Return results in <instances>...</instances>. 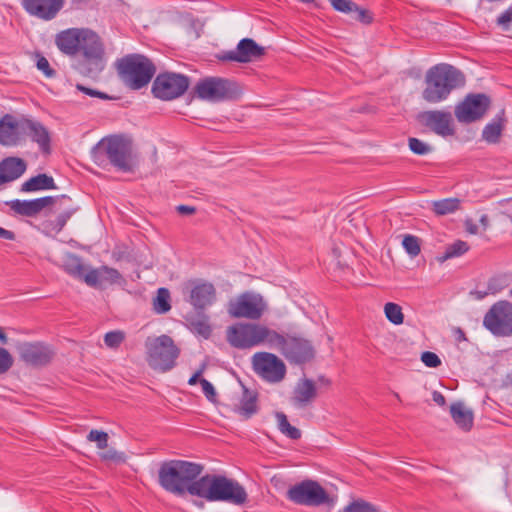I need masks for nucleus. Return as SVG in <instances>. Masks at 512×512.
<instances>
[{
    "label": "nucleus",
    "instance_id": "ddd939ff",
    "mask_svg": "<svg viewBox=\"0 0 512 512\" xmlns=\"http://www.w3.org/2000/svg\"><path fill=\"white\" fill-rule=\"evenodd\" d=\"M483 326L497 337L512 335V303L498 301L493 304L483 319Z\"/></svg>",
    "mask_w": 512,
    "mask_h": 512
},
{
    "label": "nucleus",
    "instance_id": "aec40b11",
    "mask_svg": "<svg viewBox=\"0 0 512 512\" xmlns=\"http://www.w3.org/2000/svg\"><path fill=\"white\" fill-rule=\"evenodd\" d=\"M265 55V48L251 38H243L234 50L228 51L224 59L238 63H249Z\"/></svg>",
    "mask_w": 512,
    "mask_h": 512
},
{
    "label": "nucleus",
    "instance_id": "ea45409f",
    "mask_svg": "<svg viewBox=\"0 0 512 512\" xmlns=\"http://www.w3.org/2000/svg\"><path fill=\"white\" fill-rule=\"evenodd\" d=\"M402 245L405 249V251L412 257H416L419 255L421 248H420V241L419 238L414 235H405L403 237Z\"/></svg>",
    "mask_w": 512,
    "mask_h": 512
},
{
    "label": "nucleus",
    "instance_id": "a211bd4d",
    "mask_svg": "<svg viewBox=\"0 0 512 512\" xmlns=\"http://www.w3.org/2000/svg\"><path fill=\"white\" fill-rule=\"evenodd\" d=\"M66 202H71L70 197L66 195L55 197L45 196L33 200H14L10 203V207L19 215L34 217L47 207L56 205L57 203L65 204Z\"/></svg>",
    "mask_w": 512,
    "mask_h": 512
},
{
    "label": "nucleus",
    "instance_id": "de8ad7c7",
    "mask_svg": "<svg viewBox=\"0 0 512 512\" xmlns=\"http://www.w3.org/2000/svg\"><path fill=\"white\" fill-rule=\"evenodd\" d=\"M13 357L5 348L0 347V375L5 374L13 366Z\"/></svg>",
    "mask_w": 512,
    "mask_h": 512
},
{
    "label": "nucleus",
    "instance_id": "393cba45",
    "mask_svg": "<svg viewBox=\"0 0 512 512\" xmlns=\"http://www.w3.org/2000/svg\"><path fill=\"white\" fill-rule=\"evenodd\" d=\"M26 170V163L18 157H8L0 162V186L18 179Z\"/></svg>",
    "mask_w": 512,
    "mask_h": 512
},
{
    "label": "nucleus",
    "instance_id": "a18cd8bd",
    "mask_svg": "<svg viewBox=\"0 0 512 512\" xmlns=\"http://www.w3.org/2000/svg\"><path fill=\"white\" fill-rule=\"evenodd\" d=\"M82 280L91 287H100L101 284V278H100V269H89L84 272V276L82 277Z\"/></svg>",
    "mask_w": 512,
    "mask_h": 512
},
{
    "label": "nucleus",
    "instance_id": "473e14b6",
    "mask_svg": "<svg viewBox=\"0 0 512 512\" xmlns=\"http://www.w3.org/2000/svg\"><path fill=\"white\" fill-rule=\"evenodd\" d=\"M64 270L71 276L82 279L84 276V272L86 271V267L83 264L80 257L74 254H68L63 263Z\"/></svg>",
    "mask_w": 512,
    "mask_h": 512
},
{
    "label": "nucleus",
    "instance_id": "7c9ffc66",
    "mask_svg": "<svg viewBox=\"0 0 512 512\" xmlns=\"http://www.w3.org/2000/svg\"><path fill=\"white\" fill-rule=\"evenodd\" d=\"M53 177L47 174H38L31 177L21 185L22 192H35L41 190L56 189Z\"/></svg>",
    "mask_w": 512,
    "mask_h": 512
},
{
    "label": "nucleus",
    "instance_id": "6ab92c4d",
    "mask_svg": "<svg viewBox=\"0 0 512 512\" xmlns=\"http://www.w3.org/2000/svg\"><path fill=\"white\" fill-rule=\"evenodd\" d=\"M422 123L435 134L447 137L455 133L451 112L443 110L425 111L420 115Z\"/></svg>",
    "mask_w": 512,
    "mask_h": 512
},
{
    "label": "nucleus",
    "instance_id": "412c9836",
    "mask_svg": "<svg viewBox=\"0 0 512 512\" xmlns=\"http://www.w3.org/2000/svg\"><path fill=\"white\" fill-rule=\"evenodd\" d=\"M24 119L16 120L12 115L5 114L0 119V144L17 146L24 141Z\"/></svg>",
    "mask_w": 512,
    "mask_h": 512
},
{
    "label": "nucleus",
    "instance_id": "0e129e2a",
    "mask_svg": "<svg viewBox=\"0 0 512 512\" xmlns=\"http://www.w3.org/2000/svg\"><path fill=\"white\" fill-rule=\"evenodd\" d=\"M202 374V370H198L197 372H195L191 377L190 379L188 380V384L189 385H196L198 382L200 383V379L199 377L201 376Z\"/></svg>",
    "mask_w": 512,
    "mask_h": 512
},
{
    "label": "nucleus",
    "instance_id": "6e6552de",
    "mask_svg": "<svg viewBox=\"0 0 512 512\" xmlns=\"http://www.w3.org/2000/svg\"><path fill=\"white\" fill-rule=\"evenodd\" d=\"M148 365L159 372H167L176 365L179 348L168 335L148 337L145 341Z\"/></svg>",
    "mask_w": 512,
    "mask_h": 512
},
{
    "label": "nucleus",
    "instance_id": "37998d69",
    "mask_svg": "<svg viewBox=\"0 0 512 512\" xmlns=\"http://www.w3.org/2000/svg\"><path fill=\"white\" fill-rule=\"evenodd\" d=\"M410 150L417 155H426L431 152L432 148L425 142L418 138H409L408 140Z\"/></svg>",
    "mask_w": 512,
    "mask_h": 512
},
{
    "label": "nucleus",
    "instance_id": "69168bd1",
    "mask_svg": "<svg viewBox=\"0 0 512 512\" xmlns=\"http://www.w3.org/2000/svg\"><path fill=\"white\" fill-rule=\"evenodd\" d=\"M488 222H489V219H488L487 215L484 214L480 217V223L484 226V228H486L488 226Z\"/></svg>",
    "mask_w": 512,
    "mask_h": 512
},
{
    "label": "nucleus",
    "instance_id": "680f3d73",
    "mask_svg": "<svg viewBox=\"0 0 512 512\" xmlns=\"http://www.w3.org/2000/svg\"><path fill=\"white\" fill-rule=\"evenodd\" d=\"M0 238L9 240V241H13V240H15V234H14V232H12L10 230H6V229L0 227Z\"/></svg>",
    "mask_w": 512,
    "mask_h": 512
},
{
    "label": "nucleus",
    "instance_id": "b1692460",
    "mask_svg": "<svg viewBox=\"0 0 512 512\" xmlns=\"http://www.w3.org/2000/svg\"><path fill=\"white\" fill-rule=\"evenodd\" d=\"M24 137L28 135L36 142L44 153L50 151V134L46 127L38 121L24 119Z\"/></svg>",
    "mask_w": 512,
    "mask_h": 512
},
{
    "label": "nucleus",
    "instance_id": "4d7b16f0",
    "mask_svg": "<svg viewBox=\"0 0 512 512\" xmlns=\"http://www.w3.org/2000/svg\"><path fill=\"white\" fill-rule=\"evenodd\" d=\"M76 89L92 97L106 98V96L102 92L93 90L91 88H87L81 84H77Z\"/></svg>",
    "mask_w": 512,
    "mask_h": 512
},
{
    "label": "nucleus",
    "instance_id": "c9c22d12",
    "mask_svg": "<svg viewBox=\"0 0 512 512\" xmlns=\"http://www.w3.org/2000/svg\"><path fill=\"white\" fill-rule=\"evenodd\" d=\"M468 249L469 246L465 241L457 240L446 247L444 254L439 260L443 262L454 257H459L466 253Z\"/></svg>",
    "mask_w": 512,
    "mask_h": 512
},
{
    "label": "nucleus",
    "instance_id": "e433bc0d",
    "mask_svg": "<svg viewBox=\"0 0 512 512\" xmlns=\"http://www.w3.org/2000/svg\"><path fill=\"white\" fill-rule=\"evenodd\" d=\"M384 312L387 319L395 324L400 325L403 323L404 315L402 313V308L396 303H386L384 306Z\"/></svg>",
    "mask_w": 512,
    "mask_h": 512
},
{
    "label": "nucleus",
    "instance_id": "1a4fd4ad",
    "mask_svg": "<svg viewBox=\"0 0 512 512\" xmlns=\"http://www.w3.org/2000/svg\"><path fill=\"white\" fill-rule=\"evenodd\" d=\"M194 92L198 98L209 102L233 101L242 94L241 88L235 81L221 77H207L200 80L195 85Z\"/></svg>",
    "mask_w": 512,
    "mask_h": 512
},
{
    "label": "nucleus",
    "instance_id": "a19ab883",
    "mask_svg": "<svg viewBox=\"0 0 512 512\" xmlns=\"http://www.w3.org/2000/svg\"><path fill=\"white\" fill-rule=\"evenodd\" d=\"M125 340V333L121 330L107 332L104 335V343L111 349H117Z\"/></svg>",
    "mask_w": 512,
    "mask_h": 512
},
{
    "label": "nucleus",
    "instance_id": "13d9d810",
    "mask_svg": "<svg viewBox=\"0 0 512 512\" xmlns=\"http://www.w3.org/2000/svg\"><path fill=\"white\" fill-rule=\"evenodd\" d=\"M176 210L183 215H192L195 213L196 208L188 205H179L176 207Z\"/></svg>",
    "mask_w": 512,
    "mask_h": 512
},
{
    "label": "nucleus",
    "instance_id": "20e7f679",
    "mask_svg": "<svg viewBox=\"0 0 512 512\" xmlns=\"http://www.w3.org/2000/svg\"><path fill=\"white\" fill-rule=\"evenodd\" d=\"M91 154L98 166H105L109 161L122 172H131L135 166L132 141L124 135L104 137L94 146Z\"/></svg>",
    "mask_w": 512,
    "mask_h": 512
},
{
    "label": "nucleus",
    "instance_id": "4c0bfd02",
    "mask_svg": "<svg viewBox=\"0 0 512 512\" xmlns=\"http://www.w3.org/2000/svg\"><path fill=\"white\" fill-rule=\"evenodd\" d=\"M342 512H379L378 509L371 503L357 499L345 506Z\"/></svg>",
    "mask_w": 512,
    "mask_h": 512
},
{
    "label": "nucleus",
    "instance_id": "72a5a7b5",
    "mask_svg": "<svg viewBox=\"0 0 512 512\" xmlns=\"http://www.w3.org/2000/svg\"><path fill=\"white\" fill-rule=\"evenodd\" d=\"M153 309L158 314H165L171 309L170 292L167 288H159L153 300Z\"/></svg>",
    "mask_w": 512,
    "mask_h": 512
},
{
    "label": "nucleus",
    "instance_id": "a878e982",
    "mask_svg": "<svg viewBox=\"0 0 512 512\" xmlns=\"http://www.w3.org/2000/svg\"><path fill=\"white\" fill-rule=\"evenodd\" d=\"M317 396V389L310 379L300 380L293 392L292 401L298 407H304L312 402Z\"/></svg>",
    "mask_w": 512,
    "mask_h": 512
},
{
    "label": "nucleus",
    "instance_id": "9d476101",
    "mask_svg": "<svg viewBox=\"0 0 512 512\" xmlns=\"http://www.w3.org/2000/svg\"><path fill=\"white\" fill-rule=\"evenodd\" d=\"M272 348H276L290 363L301 365L310 362L315 357L312 343L301 336L278 333Z\"/></svg>",
    "mask_w": 512,
    "mask_h": 512
},
{
    "label": "nucleus",
    "instance_id": "39448f33",
    "mask_svg": "<svg viewBox=\"0 0 512 512\" xmlns=\"http://www.w3.org/2000/svg\"><path fill=\"white\" fill-rule=\"evenodd\" d=\"M425 82L423 99L428 103H438L447 99L454 89L463 86L465 77L451 65L438 64L427 71Z\"/></svg>",
    "mask_w": 512,
    "mask_h": 512
},
{
    "label": "nucleus",
    "instance_id": "5701e85b",
    "mask_svg": "<svg viewBox=\"0 0 512 512\" xmlns=\"http://www.w3.org/2000/svg\"><path fill=\"white\" fill-rule=\"evenodd\" d=\"M63 4V0H22L24 9L30 15L46 21L54 19Z\"/></svg>",
    "mask_w": 512,
    "mask_h": 512
},
{
    "label": "nucleus",
    "instance_id": "9b49d317",
    "mask_svg": "<svg viewBox=\"0 0 512 512\" xmlns=\"http://www.w3.org/2000/svg\"><path fill=\"white\" fill-rule=\"evenodd\" d=\"M267 310L264 298L254 292H244L228 304V313L233 318L258 320Z\"/></svg>",
    "mask_w": 512,
    "mask_h": 512
},
{
    "label": "nucleus",
    "instance_id": "6e6d98bb",
    "mask_svg": "<svg viewBox=\"0 0 512 512\" xmlns=\"http://www.w3.org/2000/svg\"><path fill=\"white\" fill-rule=\"evenodd\" d=\"M74 212L75 209H68L57 216L56 223L59 230H61L66 225L67 221L70 219Z\"/></svg>",
    "mask_w": 512,
    "mask_h": 512
},
{
    "label": "nucleus",
    "instance_id": "423d86ee",
    "mask_svg": "<svg viewBox=\"0 0 512 512\" xmlns=\"http://www.w3.org/2000/svg\"><path fill=\"white\" fill-rule=\"evenodd\" d=\"M275 339H278V332L260 323H238L227 330V341L238 349L260 345L272 348Z\"/></svg>",
    "mask_w": 512,
    "mask_h": 512
},
{
    "label": "nucleus",
    "instance_id": "c03bdc74",
    "mask_svg": "<svg viewBox=\"0 0 512 512\" xmlns=\"http://www.w3.org/2000/svg\"><path fill=\"white\" fill-rule=\"evenodd\" d=\"M99 456L104 461H110L115 463L125 462L126 456L123 452H119L113 448H108L99 453Z\"/></svg>",
    "mask_w": 512,
    "mask_h": 512
},
{
    "label": "nucleus",
    "instance_id": "c756f323",
    "mask_svg": "<svg viewBox=\"0 0 512 512\" xmlns=\"http://www.w3.org/2000/svg\"><path fill=\"white\" fill-rule=\"evenodd\" d=\"M451 417L454 422L463 430L469 431L473 426V413L466 409L461 402L453 403L450 406Z\"/></svg>",
    "mask_w": 512,
    "mask_h": 512
},
{
    "label": "nucleus",
    "instance_id": "864d4df0",
    "mask_svg": "<svg viewBox=\"0 0 512 512\" xmlns=\"http://www.w3.org/2000/svg\"><path fill=\"white\" fill-rule=\"evenodd\" d=\"M200 384L202 386V391L206 398L211 401L215 402L216 399V391L214 386L206 379L202 378L200 379Z\"/></svg>",
    "mask_w": 512,
    "mask_h": 512
},
{
    "label": "nucleus",
    "instance_id": "2f4dec72",
    "mask_svg": "<svg viewBox=\"0 0 512 512\" xmlns=\"http://www.w3.org/2000/svg\"><path fill=\"white\" fill-rule=\"evenodd\" d=\"M461 200L458 198H445L432 202V210L438 216L452 214L460 209Z\"/></svg>",
    "mask_w": 512,
    "mask_h": 512
},
{
    "label": "nucleus",
    "instance_id": "bf43d9fd",
    "mask_svg": "<svg viewBox=\"0 0 512 512\" xmlns=\"http://www.w3.org/2000/svg\"><path fill=\"white\" fill-rule=\"evenodd\" d=\"M432 398L433 401L439 406H444L446 404L445 397L441 392L434 391L432 394Z\"/></svg>",
    "mask_w": 512,
    "mask_h": 512
},
{
    "label": "nucleus",
    "instance_id": "09e8293b",
    "mask_svg": "<svg viewBox=\"0 0 512 512\" xmlns=\"http://www.w3.org/2000/svg\"><path fill=\"white\" fill-rule=\"evenodd\" d=\"M512 23V4L496 19V24L503 30H509Z\"/></svg>",
    "mask_w": 512,
    "mask_h": 512
},
{
    "label": "nucleus",
    "instance_id": "f03ea898",
    "mask_svg": "<svg viewBox=\"0 0 512 512\" xmlns=\"http://www.w3.org/2000/svg\"><path fill=\"white\" fill-rule=\"evenodd\" d=\"M203 470L202 464L191 461H164L158 471V483L171 494L183 496L185 493H189L193 496L192 489L196 487Z\"/></svg>",
    "mask_w": 512,
    "mask_h": 512
},
{
    "label": "nucleus",
    "instance_id": "774afa93",
    "mask_svg": "<svg viewBox=\"0 0 512 512\" xmlns=\"http://www.w3.org/2000/svg\"><path fill=\"white\" fill-rule=\"evenodd\" d=\"M457 334L459 340H466L465 333L460 328L457 329Z\"/></svg>",
    "mask_w": 512,
    "mask_h": 512
},
{
    "label": "nucleus",
    "instance_id": "f704fd0d",
    "mask_svg": "<svg viewBox=\"0 0 512 512\" xmlns=\"http://www.w3.org/2000/svg\"><path fill=\"white\" fill-rule=\"evenodd\" d=\"M276 418L278 422V429L281 433L293 440H297L301 437V431L289 423L287 416L284 413H276Z\"/></svg>",
    "mask_w": 512,
    "mask_h": 512
},
{
    "label": "nucleus",
    "instance_id": "cd10ccee",
    "mask_svg": "<svg viewBox=\"0 0 512 512\" xmlns=\"http://www.w3.org/2000/svg\"><path fill=\"white\" fill-rule=\"evenodd\" d=\"M258 393L244 387L239 404L235 408V412L243 419H249L258 412Z\"/></svg>",
    "mask_w": 512,
    "mask_h": 512
},
{
    "label": "nucleus",
    "instance_id": "0eeeda50",
    "mask_svg": "<svg viewBox=\"0 0 512 512\" xmlns=\"http://www.w3.org/2000/svg\"><path fill=\"white\" fill-rule=\"evenodd\" d=\"M117 70L126 86L138 90L151 81L156 72V67L144 55L129 54L118 60Z\"/></svg>",
    "mask_w": 512,
    "mask_h": 512
},
{
    "label": "nucleus",
    "instance_id": "f257e3e1",
    "mask_svg": "<svg viewBox=\"0 0 512 512\" xmlns=\"http://www.w3.org/2000/svg\"><path fill=\"white\" fill-rule=\"evenodd\" d=\"M55 44L62 53L79 56L75 68L81 74L95 76L104 69V47L94 31L87 28H69L56 35Z\"/></svg>",
    "mask_w": 512,
    "mask_h": 512
},
{
    "label": "nucleus",
    "instance_id": "338daca9",
    "mask_svg": "<svg viewBox=\"0 0 512 512\" xmlns=\"http://www.w3.org/2000/svg\"><path fill=\"white\" fill-rule=\"evenodd\" d=\"M0 342L2 344H6L7 343V337H6V334L4 333V330L3 328L0 327Z\"/></svg>",
    "mask_w": 512,
    "mask_h": 512
},
{
    "label": "nucleus",
    "instance_id": "5fc2aeb1",
    "mask_svg": "<svg viewBox=\"0 0 512 512\" xmlns=\"http://www.w3.org/2000/svg\"><path fill=\"white\" fill-rule=\"evenodd\" d=\"M503 289V285L498 278H491L487 283V291L490 295H495Z\"/></svg>",
    "mask_w": 512,
    "mask_h": 512
},
{
    "label": "nucleus",
    "instance_id": "3c124183",
    "mask_svg": "<svg viewBox=\"0 0 512 512\" xmlns=\"http://www.w3.org/2000/svg\"><path fill=\"white\" fill-rule=\"evenodd\" d=\"M36 65L37 68L45 74V76L49 78L55 76V70L50 67L48 60L44 56H38Z\"/></svg>",
    "mask_w": 512,
    "mask_h": 512
},
{
    "label": "nucleus",
    "instance_id": "f8f14e48",
    "mask_svg": "<svg viewBox=\"0 0 512 512\" xmlns=\"http://www.w3.org/2000/svg\"><path fill=\"white\" fill-rule=\"evenodd\" d=\"M251 363L254 372L268 383H280L287 373L283 360L270 352L255 353L251 358Z\"/></svg>",
    "mask_w": 512,
    "mask_h": 512
},
{
    "label": "nucleus",
    "instance_id": "c85d7f7f",
    "mask_svg": "<svg viewBox=\"0 0 512 512\" xmlns=\"http://www.w3.org/2000/svg\"><path fill=\"white\" fill-rule=\"evenodd\" d=\"M504 127L505 117L502 110L483 128L482 139L489 144L499 143Z\"/></svg>",
    "mask_w": 512,
    "mask_h": 512
},
{
    "label": "nucleus",
    "instance_id": "603ef678",
    "mask_svg": "<svg viewBox=\"0 0 512 512\" xmlns=\"http://www.w3.org/2000/svg\"><path fill=\"white\" fill-rule=\"evenodd\" d=\"M351 17L362 23L369 24L372 21V16L368 10L362 9L356 5V10H353Z\"/></svg>",
    "mask_w": 512,
    "mask_h": 512
},
{
    "label": "nucleus",
    "instance_id": "4468645a",
    "mask_svg": "<svg viewBox=\"0 0 512 512\" xmlns=\"http://www.w3.org/2000/svg\"><path fill=\"white\" fill-rule=\"evenodd\" d=\"M286 496L291 502L303 506H320L329 501L326 490L314 480H304L291 486Z\"/></svg>",
    "mask_w": 512,
    "mask_h": 512
},
{
    "label": "nucleus",
    "instance_id": "58836bf2",
    "mask_svg": "<svg viewBox=\"0 0 512 512\" xmlns=\"http://www.w3.org/2000/svg\"><path fill=\"white\" fill-rule=\"evenodd\" d=\"M100 278H101V284H115L118 283L122 276L119 273L118 270L108 267V266H101L100 268Z\"/></svg>",
    "mask_w": 512,
    "mask_h": 512
},
{
    "label": "nucleus",
    "instance_id": "f3484780",
    "mask_svg": "<svg viewBox=\"0 0 512 512\" xmlns=\"http://www.w3.org/2000/svg\"><path fill=\"white\" fill-rule=\"evenodd\" d=\"M20 359L27 365L40 367L51 362L55 353L53 349L42 342H24L17 347Z\"/></svg>",
    "mask_w": 512,
    "mask_h": 512
},
{
    "label": "nucleus",
    "instance_id": "4be33fe9",
    "mask_svg": "<svg viewBox=\"0 0 512 512\" xmlns=\"http://www.w3.org/2000/svg\"><path fill=\"white\" fill-rule=\"evenodd\" d=\"M188 301L196 310H203L215 300L216 290L211 283L195 281L186 286Z\"/></svg>",
    "mask_w": 512,
    "mask_h": 512
},
{
    "label": "nucleus",
    "instance_id": "2eb2a0df",
    "mask_svg": "<svg viewBox=\"0 0 512 512\" xmlns=\"http://www.w3.org/2000/svg\"><path fill=\"white\" fill-rule=\"evenodd\" d=\"M190 84L189 78L185 75L164 72L156 76L153 85V95L161 100L169 101L182 96Z\"/></svg>",
    "mask_w": 512,
    "mask_h": 512
},
{
    "label": "nucleus",
    "instance_id": "49530a36",
    "mask_svg": "<svg viewBox=\"0 0 512 512\" xmlns=\"http://www.w3.org/2000/svg\"><path fill=\"white\" fill-rule=\"evenodd\" d=\"M332 7L342 13L352 14L356 10V3L352 0H330Z\"/></svg>",
    "mask_w": 512,
    "mask_h": 512
},
{
    "label": "nucleus",
    "instance_id": "8fccbe9b",
    "mask_svg": "<svg viewBox=\"0 0 512 512\" xmlns=\"http://www.w3.org/2000/svg\"><path fill=\"white\" fill-rule=\"evenodd\" d=\"M421 360L427 367L431 368H436L441 364V360L438 355L430 351L423 352Z\"/></svg>",
    "mask_w": 512,
    "mask_h": 512
},
{
    "label": "nucleus",
    "instance_id": "bb28decb",
    "mask_svg": "<svg viewBox=\"0 0 512 512\" xmlns=\"http://www.w3.org/2000/svg\"><path fill=\"white\" fill-rule=\"evenodd\" d=\"M185 321L190 330L205 339L209 338L212 333V328L209 323V317L202 310L188 313L185 316Z\"/></svg>",
    "mask_w": 512,
    "mask_h": 512
},
{
    "label": "nucleus",
    "instance_id": "dca6fc26",
    "mask_svg": "<svg viewBox=\"0 0 512 512\" xmlns=\"http://www.w3.org/2000/svg\"><path fill=\"white\" fill-rule=\"evenodd\" d=\"M491 100L483 93L468 94L455 107V116L460 123H472L480 120L490 108Z\"/></svg>",
    "mask_w": 512,
    "mask_h": 512
},
{
    "label": "nucleus",
    "instance_id": "7ed1b4c3",
    "mask_svg": "<svg viewBox=\"0 0 512 512\" xmlns=\"http://www.w3.org/2000/svg\"><path fill=\"white\" fill-rule=\"evenodd\" d=\"M192 491L193 496L208 502H227L234 505L245 504L248 497L245 488L239 482L218 474L200 477Z\"/></svg>",
    "mask_w": 512,
    "mask_h": 512
},
{
    "label": "nucleus",
    "instance_id": "e2e57ef3",
    "mask_svg": "<svg viewBox=\"0 0 512 512\" xmlns=\"http://www.w3.org/2000/svg\"><path fill=\"white\" fill-rule=\"evenodd\" d=\"M470 295L476 300H482L486 296L490 295L487 289L485 291L474 290L470 292Z\"/></svg>",
    "mask_w": 512,
    "mask_h": 512
},
{
    "label": "nucleus",
    "instance_id": "052dcab7",
    "mask_svg": "<svg viewBox=\"0 0 512 512\" xmlns=\"http://www.w3.org/2000/svg\"><path fill=\"white\" fill-rule=\"evenodd\" d=\"M465 228L466 231L470 234L474 235L478 233V226L471 219H467L465 221Z\"/></svg>",
    "mask_w": 512,
    "mask_h": 512
},
{
    "label": "nucleus",
    "instance_id": "79ce46f5",
    "mask_svg": "<svg viewBox=\"0 0 512 512\" xmlns=\"http://www.w3.org/2000/svg\"><path fill=\"white\" fill-rule=\"evenodd\" d=\"M87 440L96 442L97 447L101 450L108 447V434L104 431L91 430L87 435Z\"/></svg>",
    "mask_w": 512,
    "mask_h": 512
}]
</instances>
